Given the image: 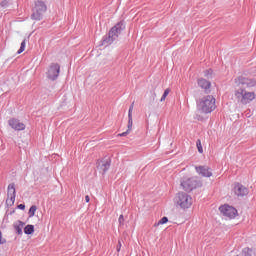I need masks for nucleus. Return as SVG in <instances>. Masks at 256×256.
I'll return each mask as SVG.
<instances>
[{
	"label": "nucleus",
	"mask_w": 256,
	"mask_h": 256,
	"mask_svg": "<svg viewBox=\"0 0 256 256\" xmlns=\"http://www.w3.org/2000/svg\"><path fill=\"white\" fill-rule=\"evenodd\" d=\"M125 29V23L118 22L114 27L111 28L108 35L104 36L102 39V45L107 47L111 45L114 41H117L121 32Z\"/></svg>",
	"instance_id": "1"
},
{
	"label": "nucleus",
	"mask_w": 256,
	"mask_h": 256,
	"mask_svg": "<svg viewBox=\"0 0 256 256\" xmlns=\"http://www.w3.org/2000/svg\"><path fill=\"white\" fill-rule=\"evenodd\" d=\"M217 105H215V97L208 95L197 102V109L200 113H213Z\"/></svg>",
	"instance_id": "2"
},
{
	"label": "nucleus",
	"mask_w": 256,
	"mask_h": 256,
	"mask_svg": "<svg viewBox=\"0 0 256 256\" xmlns=\"http://www.w3.org/2000/svg\"><path fill=\"white\" fill-rule=\"evenodd\" d=\"M45 13H47V4L42 0L35 1L34 7L32 8L31 19L34 21H41Z\"/></svg>",
	"instance_id": "3"
},
{
	"label": "nucleus",
	"mask_w": 256,
	"mask_h": 256,
	"mask_svg": "<svg viewBox=\"0 0 256 256\" xmlns=\"http://www.w3.org/2000/svg\"><path fill=\"white\" fill-rule=\"evenodd\" d=\"M174 203L181 209H189L193 205V198L185 192H179L174 198Z\"/></svg>",
	"instance_id": "4"
},
{
	"label": "nucleus",
	"mask_w": 256,
	"mask_h": 256,
	"mask_svg": "<svg viewBox=\"0 0 256 256\" xmlns=\"http://www.w3.org/2000/svg\"><path fill=\"white\" fill-rule=\"evenodd\" d=\"M235 97L242 103L243 105H247V103H251L253 99H255L254 92H247L245 89L240 88L235 92Z\"/></svg>",
	"instance_id": "5"
},
{
	"label": "nucleus",
	"mask_w": 256,
	"mask_h": 256,
	"mask_svg": "<svg viewBox=\"0 0 256 256\" xmlns=\"http://www.w3.org/2000/svg\"><path fill=\"white\" fill-rule=\"evenodd\" d=\"M199 185H201V182H199L197 178H188L181 182L182 189H184V191H187L188 193L193 191V189H197Z\"/></svg>",
	"instance_id": "6"
},
{
	"label": "nucleus",
	"mask_w": 256,
	"mask_h": 256,
	"mask_svg": "<svg viewBox=\"0 0 256 256\" xmlns=\"http://www.w3.org/2000/svg\"><path fill=\"white\" fill-rule=\"evenodd\" d=\"M219 211L224 215V217H228V219H235L237 217V209L230 205H224L219 207Z\"/></svg>",
	"instance_id": "7"
},
{
	"label": "nucleus",
	"mask_w": 256,
	"mask_h": 256,
	"mask_svg": "<svg viewBox=\"0 0 256 256\" xmlns=\"http://www.w3.org/2000/svg\"><path fill=\"white\" fill-rule=\"evenodd\" d=\"M111 167V158L109 156H106L102 158L100 161L97 163V169L102 173V175H105L107 171H109Z\"/></svg>",
	"instance_id": "8"
},
{
	"label": "nucleus",
	"mask_w": 256,
	"mask_h": 256,
	"mask_svg": "<svg viewBox=\"0 0 256 256\" xmlns=\"http://www.w3.org/2000/svg\"><path fill=\"white\" fill-rule=\"evenodd\" d=\"M61 72V66L57 63H52L49 66L47 77L50 79V81H56V79L59 77V73Z\"/></svg>",
	"instance_id": "9"
},
{
	"label": "nucleus",
	"mask_w": 256,
	"mask_h": 256,
	"mask_svg": "<svg viewBox=\"0 0 256 256\" xmlns=\"http://www.w3.org/2000/svg\"><path fill=\"white\" fill-rule=\"evenodd\" d=\"M15 197H17V192L15 190V184L11 183L8 185L7 188V200H6V204L9 207H12V205L15 204Z\"/></svg>",
	"instance_id": "10"
},
{
	"label": "nucleus",
	"mask_w": 256,
	"mask_h": 256,
	"mask_svg": "<svg viewBox=\"0 0 256 256\" xmlns=\"http://www.w3.org/2000/svg\"><path fill=\"white\" fill-rule=\"evenodd\" d=\"M195 171L198 175H201V177L213 176V170L209 166H196Z\"/></svg>",
	"instance_id": "11"
},
{
	"label": "nucleus",
	"mask_w": 256,
	"mask_h": 256,
	"mask_svg": "<svg viewBox=\"0 0 256 256\" xmlns=\"http://www.w3.org/2000/svg\"><path fill=\"white\" fill-rule=\"evenodd\" d=\"M235 83H237V85H242V87H255L256 85V81L254 79L243 77L235 79Z\"/></svg>",
	"instance_id": "12"
},
{
	"label": "nucleus",
	"mask_w": 256,
	"mask_h": 256,
	"mask_svg": "<svg viewBox=\"0 0 256 256\" xmlns=\"http://www.w3.org/2000/svg\"><path fill=\"white\" fill-rule=\"evenodd\" d=\"M8 125L14 129V131H25V124L18 119L12 118L8 121Z\"/></svg>",
	"instance_id": "13"
},
{
	"label": "nucleus",
	"mask_w": 256,
	"mask_h": 256,
	"mask_svg": "<svg viewBox=\"0 0 256 256\" xmlns=\"http://www.w3.org/2000/svg\"><path fill=\"white\" fill-rule=\"evenodd\" d=\"M234 193L237 195V197H245V195L249 193V190L245 186L238 183L234 187Z\"/></svg>",
	"instance_id": "14"
},
{
	"label": "nucleus",
	"mask_w": 256,
	"mask_h": 256,
	"mask_svg": "<svg viewBox=\"0 0 256 256\" xmlns=\"http://www.w3.org/2000/svg\"><path fill=\"white\" fill-rule=\"evenodd\" d=\"M198 86H200L205 93H211V82L205 80L204 78L198 79Z\"/></svg>",
	"instance_id": "15"
},
{
	"label": "nucleus",
	"mask_w": 256,
	"mask_h": 256,
	"mask_svg": "<svg viewBox=\"0 0 256 256\" xmlns=\"http://www.w3.org/2000/svg\"><path fill=\"white\" fill-rule=\"evenodd\" d=\"M13 227L17 235H23V227H25V222L18 220L13 224Z\"/></svg>",
	"instance_id": "16"
},
{
	"label": "nucleus",
	"mask_w": 256,
	"mask_h": 256,
	"mask_svg": "<svg viewBox=\"0 0 256 256\" xmlns=\"http://www.w3.org/2000/svg\"><path fill=\"white\" fill-rule=\"evenodd\" d=\"M135 105V102H133L128 110V128L133 129V107Z\"/></svg>",
	"instance_id": "17"
},
{
	"label": "nucleus",
	"mask_w": 256,
	"mask_h": 256,
	"mask_svg": "<svg viewBox=\"0 0 256 256\" xmlns=\"http://www.w3.org/2000/svg\"><path fill=\"white\" fill-rule=\"evenodd\" d=\"M25 235H33L35 233V226L28 224L24 227Z\"/></svg>",
	"instance_id": "18"
},
{
	"label": "nucleus",
	"mask_w": 256,
	"mask_h": 256,
	"mask_svg": "<svg viewBox=\"0 0 256 256\" xmlns=\"http://www.w3.org/2000/svg\"><path fill=\"white\" fill-rule=\"evenodd\" d=\"M243 256H256V251L255 249L251 248H244L242 251Z\"/></svg>",
	"instance_id": "19"
},
{
	"label": "nucleus",
	"mask_w": 256,
	"mask_h": 256,
	"mask_svg": "<svg viewBox=\"0 0 256 256\" xmlns=\"http://www.w3.org/2000/svg\"><path fill=\"white\" fill-rule=\"evenodd\" d=\"M35 211H37V206L32 205L29 209V217H35Z\"/></svg>",
	"instance_id": "20"
},
{
	"label": "nucleus",
	"mask_w": 256,
	"mask_h": 256,
	"mask_svg": "<svg viewBox=\"0 0 256 256\" xmlns=\"http://www.w3.org/2000/svg\"><path fill=\"white\" fill-rule=\"evenodd\" d=\"M25 47H26V42H25V40H23L21 42V46H20L19 50L17 51L18 55H21V53H23V51H25Z\"/></svg>",
	"instance_id": "21"
},
{
	"label": "nucleus",
	"mask_w": 256,
	"mask_h": 256,
	"mask_svg": "<svg viewBox=\"0 0 256 256\" xmlns=\"http://www.w3.org/2000/svg\"><path fill=\"white\" fill-rule=\"evenodd\" d=\"M212 75H213L212 69H208L204 71V77H207V79H211Z\"/></svg>",
	"instance_id": "22"
},
{
	"label": "nucleus",
	"mask_w": 256,
	"mask_h": 256,
	"mask_svg": "<svg viewBox=\"0 0 256 256\" xmlns=\"http://www.w3.org/2000/svg\"><path fill=\"white\" fill-rule=\"evenodd\" d=\"M168 221L169 218H167V216H164L158 221L157 225H165V223H168Z\"/></svg>",
	"instance_id": "23"
},
{
	"label": "nucleus",
	"mask_w": 256,
	"mask_h": 256,
	"mask_svg": "<svg viewBox=\"0 0 256 256\" xmlns=\"http://www.w3.org/2000/svg\"><path fill=\"white\" fill-rule=\"evenodd\" d=\"M170 93V90L169 89H166L160 99L161 102L165 101V99H167V96L169 95Z\"/></svg>",
	"instance_id": "24"
},
{
	"label": "nucleus",
	"mask_w": 256,
	"mask_h": 256,
	"mask_svg": "<svg viewBox=\"0 0 256 256\" xmlns=\"http://www.w3.org/2000/svg\"><path fill=\"white\" fill-rule=\"evenodd\" d=\"M196 146L199 153H203V146L201 145V140L196 141Z\"/></svg>",
	"instance_id": "25"
},
{
	"label": "nucleus",
	"mask_w": 256,
	"mask_h": 256,
	"mask_svg": "<svg viewBox=\"0 0 256 256\" xmlns=\"http://www.w3.org/2000/svg\"><path fill=\"white\" fill-rule=\"evenodd\" d=\"M7 243V240L3 238V233L0 230V245H5Z\"/></svg>",
	"instance_id": "26"
},
{
	"label": "nucleus",
	"mask_w": 256,
	"mask_h": 256,
	"mask_svg": "<svg viewBox=\"0 0 256 256\" xmlns=\"http://www.w3.org/2000/svg\"><path fill=\"white\" fill-rule=\"evenodd\" d=\"M129 131H131V129L128 128V130L126 132H123L121 134H119L120 137H126V135H129Z\"/></svg>",
	"instance_id": "27"
},
{
	"label": "nucleus",
	"mask_w": 256,
	"mask_h": 256,
	"mask_svg": "<svg viewBox=\"0 0 256 256\" xmlns=\"http://www.w3.org/2000/svg\"><path fill=\"white\" fill-rule=\"evenodd\" d=\"M7 0H4L0 3L1 7H7Z\"/></svg>",
	"instance_id": "28"
},
{
	"label": "nucleus",
	"mask_w": 256,
	"mask_h": 256,
	"mask_svg": "<svg viewBox=\"0 0 256 256\" xmlns=\"http://www.w3.org/2000/svg\"><path fill=\"white\" fill-rule=\"evenodd\" d=\"M18 209H21V211H24L25 209V204H19Z\"/></svg>",
	"instance_id": "29"
},
{
	"label": "nucleus",
	"mask_w": 256,
	"mask_h": 256,
	"mask_svg": "<svg viewBox=\"0 0 256 256\" xmlns=\"http://www.w3.org/2000/svg\"><path fill=\"white\" fill-rule=\"evenodd\" d=\"M118 221H119V223H122L123 221H125V218L123 217V215L119 216Z\"/></svg>",
	"instance_id": "30"
},
{
	"label": "nucleus",
	"mask_w": 256,
	"mask_h": 256,
	"mask_svg": "<svg viewBox=\"0 0 256 256\" xmlns=\"http://www.w3.org/2000/svg\"><path fill=\"white\" fill-rule=\"evenodd\" d=\"M90 200H91V199L89 198V195H86V196H85V201H86V203H89Z\"/></svg>",
	"instance_id": "31"
}]
</instances>
